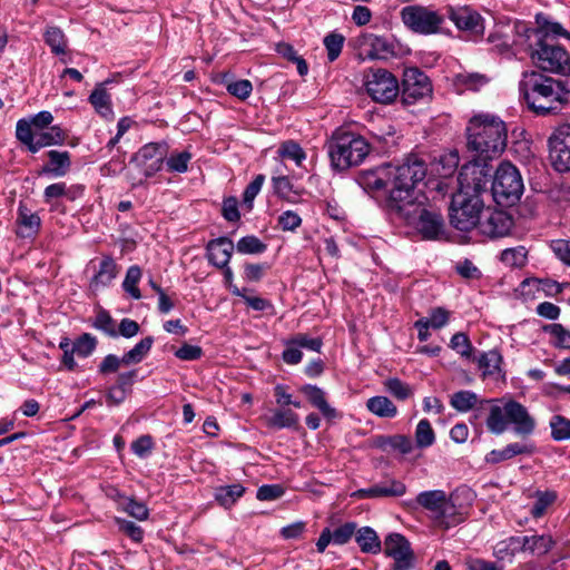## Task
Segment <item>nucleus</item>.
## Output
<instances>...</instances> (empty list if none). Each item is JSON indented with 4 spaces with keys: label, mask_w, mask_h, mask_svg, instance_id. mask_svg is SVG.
I'll return each mask as SVG.
<instances>
[{
    "label": "nucleus",
    "mask_w": 570,
    "mask_h": 570,
    "mask_svg": "<svg viewBox=\"0 0 570 570\" xmlns=\"http://www.w3.org/2000/svg\"><path fill=\"white\" fill-rule=\"evenodd\" d=\"M512 46L528 53L542 72L570 81V53L560 45L542 38L524 22H515Z\"/></svg>",
    "instance_id": "obj_1"
},
{
    "label": "nucleus",
    "mask_w": 570,
    "mask_h": 570,
    "mask_svg": "<svg viewBox=\"0 0 570 570\" xmlns=\"http://www.w3.org/2000/svg\"><path fill=\"white\" fill-rule=\"evenodd\" d=\"M519 91L529 109L539 116L557 112L570 101V81L538 70L522 73Z\"/></svg>",
    "instance_id": "obj_2"
},
{
    "label": "nucleus",
    "mask_w": 570,
    "mask_h": 570,
    "mask_svg": "<svg viewBox=\"0 0 570 570\" xmlns=\"http://www.w3.org/2000/svg\"><path fill=\"white\" fill-rule=\"evenodd\" d=\"M466 139L468 149L481 161L497 158L507 147L505 122L493 115H476L468 124Z\"/></svg>",
    "instance_id": "obj_3"
},
{
    "label": "nucleus",
    "mask_w": 570,
    "mask_h": 570,
    "mask_svg": "<svg viewBox=\"0 0 570 570\" xmlns=\"http://www.w3.org/2000/svg\"><path fill=\"white\" fill-rule=\"evenodd\" d=\"M469 168H463L458 177L459 191L453 195L449 209L451 225L461 232L478 228L484 203L480 196L482 188L481 178H468Z\"/></svg>",
    "instance_id": "obj_4"
},
{
    "label": "nucleus",
    "mask_w": 570,
    "mask_h": 570,
    "mask_svg": "<svg viewBox=\"0 0 570 570\" xmlns=\"http://www.w3.org/2000/svg\"><path fill=\"white\" fill-rule=\"evenodd\" d=\"M390 178V196L386 206L392 213L406 203L415 200L414 189L428 173V165L417 155H409L399 164H387Z\"/></svg>",
    "instance_id": "obj_5"
},
{
    "label": "nucleus",
    "mask_w": 570,
    "mask_h": 570,
    "mask_svg": "<svg viewBox=\"0 0 570 570\" xmlns=\"http://www.w3.org/2000/svg\"><path fill=\"white\" fill-rule=\"evenodd\" d=\"M485 402L491 403L485 423L492 434L500 435L510 425L513 428L514 433L523 439L533 434L535 420L530 415L524 405L514 400Z\"/></svg>",
    "instance_id": "obj_6"
},
{
    "label": "nucleus",
    "mask_w": 570,
    "mask_h": 570,
    "mask_svg": "<svg viewBox=\"0 0 570 570\" xmlns=\"http://www.w3.org/2000/svg\"><path fill=\"white\" fill-rule=\"evenodd\" d=\"M325 147L331 166L336 171L361 165L371 150V145L364 137L343 129H336Z\"/></svg>",
    "instance_id": "obj_7"
},
{
    "label": "nucleus",
    "mask_w": 570,
    "mask_h": 570,
    "mask_svg": "<svg viewBox=\"0 0 570 570\" xmlns=\"http://www.w3.org/2000/svg\"><path fill=\"white\" fill-rule=\"evenodd\" d=\"M392 213L404 219L409 225L415 226L425 239H436L444 233L442 215L436 210L428 209L416 200L406 203Z\"/></svg>",
    "instance_id": "obj_8"
},
{
    "label": "nucleus",
    "mask_w": 570,
    "mask_h": 570,
    "mask_svg": "<svg viewBox=\"0 0 570 570\" xmlns=\"http://www.w3.org/2000/svg\"><path fill=\"white\" fill-rule=\"evenodd\" d=\"M523 189V180L518 168L509 161L501 163L492 181L494 200L501 206H512L520 199Z\"/></svg>",
    "instance_id": "obj_9"
},
{
    "label": "nucleus",
    "mask_w": 570,
    "mask_h": 570,
    "mask_svg": "<svg viewBox=\"0 0 570 570\" xmlns=\"http://www.w3.org/2000/svg\"><path fill=\"white\" fill-rule=\"evenodd\" d=\"M364 86L367 95L376 102L390 104L400 92L396 77L383 68H370L364 72Z\"/></svg>",
    "instance_id": "obj_10"
},
{
    "label": "nucleus",
    "mask_w": 570,
    "mask_h": 570,
    "mask_svg": "<svg viewBox=\"0 0 570 570\" xmlns=\"http://www.w3.org/2000/svg\"><path fill=\"white\" fill-rule=\"evenodd\" d=\"M16 137L30 153L36 154L41 148L62 145L67 135L63 129L57 125L40 131L30 130L24 119H19L16 125Z\"/></svg>",
    "instance_id": "obj_11"
},
{
    "label": "nucleus",
    "mask_w": 570,
    "mask_h": 570,
    "mask_svg": "<svg viewBox=\"0 0 570 570\" xmlns=\"http://www.w3.org/2000/svg\"><path fill=\"white\" fill-rule=\"evenodd\" d=\"M401 17L403 23L407 28L422 35L439 32L442 23L444 22V13L420 6H409L403 8Z\"/></svg>",
    "instance_id": "obj_12"
},
{
    "label": "nucleus",
    "mask_w": 570,
    "mask_h": 570,
    "mask_svg": "<svg viewBox=\"0 0 570 570\" xmlns=\"http://www.w3.org/2000/svg\"><path fill=\"white\" fill-rule=\"evenodd\" d=\"M549 158L559 173L570 171V124L559 125L548 139Z\"/></svg>",
    "instance_id": "obj_13"
},
{
    "label": "nucleus",
    "mask_w": 570,
    "mask_h": 570,
    "mask_svg": "<svg viewBox=\"0 0 570 570\" xmlns=\"http://www.w3.org/2000/svg\"><path fill=\"white\" fill-rule=\"evenodd\" d=\"M432 83L430 78L419 68H406L402 80V101L405 105H414L419 100L431 97Z\"/></svg>",
    "instance_id": "obj_14"
},
{
    "label": "nucleus",
    "mask_w": 570,
    "mask_h": 570,
    "mask_svg": "<svg viewBox=\"0 0 570 570\" xmlns=\"http://www.w3.org/2000/svg\"><path fill=\"white\" fill-rule=\"evenodd\" d=\"M416 503L432 512L442 522L456 514L455 495L448 497L443 490L420 492L416 497Z\"/></svg>",
    "instance_id": "obj_15"
},
{
    "label": "nucleus",
    "mask_w": 570,
    "mask_h": 570,
    "mask_svg": "<svg viewBox=\"0 0 570 570\" xmlns=\"http://www.w3.org/2000/svg\"><path fill=\"white\" fill-rule=\"evenodd\" d=\"M167 153L168 147L165 142H149L134 155L132 161L137 164L141 174L149 178L163 168Z\"/></svg>",
    "instance_id": "obj_16"
},
{
    "label": "nucleus",
    "mask_w": 570,
    "mask_h": 570,
    "mask_svg": "<svg viewBox=\"0 0 570 570\" xmlns=\"http://www.w3.org/2000/svg\"><path fill=\"white\" fill-rule=\"evenodd\" d=\"M513 224L512 216L507 212L487 208L483 209L476 229L481 235L494 239L509 235Z\"/></svg>",
    "instance_id": "obj_17"
},
{
    "label": "nucleus",
    "mask_w": 570,
    "mask_h": 570,
    "mask_svg": "<svg viewBox=\"0 0 570 570\" xmlns=\"http://www.w3.org/2000/svg\"><path fill=\"white\" fill-rule=\"evenodd\" d=\"M361 55L367 59L387 60L396 56V46L393 40L365 32L357 38Z\"/></svg>",
    "instance_id": "obj_18"
},
{
    "label": "nucleus",
    "mask_w": 570,
    "mask_h": 570,
    "mask_svg": "<svg viewBox=\"0 0 570 570\" xmlns=\"http://www.w3.org/2000/svg\"><path fill=\"white\" fill-rule=\"evenodd\" d=\"M384 553L394 560L393 570H410L414 553L409 540L400 533H391L384 540Z\"/></svg>",
    "instance_id": "obj_19"
},
{
    "label": "nucleus",
    "mask_w": 570,
    "mask_h": 570,
    "mask_svg": "<svg viewBox=\"0 0 570 570\" xmlns=\"http://www.w3.org/2000/svg\"><path fill=\"white\" fill-rule=\"evenodd\" d=\"M444 17H448L459 30L470 32L473 36L483 33V19L479 12L468 6L444 8Z\"/></svg>",
    "instance_id": "obj_20"
},
{
    "label": "nucleus",
    "mask_w": 570,
    "mask_h": 570,
    "mask_svg": "<svg viewBox=\"0 0 570 570\" xmlns=\"http://www.w3.org/2000/svg\"><path fill=\"white\" fill-rule=\"evenodd\" d=\"M535 452V444L532 441L524 440L522 442L509 443L500 450H492L485 455L484 460L489 464H498L514 456H531Z\"/></svg>",
    "instance_id": "obj_21"
},
{
    "label": "nucleus",
    "mask_w": 570,
    "mask_h": 570,
    "mask_svg": "<svg viewBox=\"0 0 570 570\" xmlns=\"http://www.w3.org/2000/svg\"><path fill=\"white\" fill-rule=\"evenodd\" d=\"M390 178L387 164L364 170L357 176V184L366 191H385L390 196Z\"/></svg>",
    "instance_id": "obj_22"
},
{
    "label": "nucleus",
    "mask_w": 570,
    "mask_h": 570,
    "mask_svg": "<svg viewBox=\"0 0 570 570\" xmlns=\"http://www.w3.org/2000/svg\"><path fill=\"white\" fill-rule=\"evenodd\" d=\"M406 492V485L399 480H386L366 489H360L353 493L358 499H374L387 497H402Z\"/></svg>",
    "instance_id": "obj_23"
},
{
    "label": "nucleus",
    "mask_w": 570,
    "mask_h": 570,
    "mask_svg": "<svg viewBox=\"0 0 570 570\" xmlns=\"http://www.w3.org/2000/svg\"><path fill=\"white\" fill-rule=\"evenodd\" d=\"M235 245L228 237H218L212 239L206 245L208 262L217 268H223L229 264Z\"/></svg>",
    "instance_id": "obj_24"
},
{
    "label": "nucleus",
    "mask_w": 570,
    "mask_h": 570,
    "mask_svg": "<svg viewBox=\"0 0 570 570\" xmlns=\"http://www.w3.org/2000/svg\"><path fill=\"white\" fill-rule=\"evenodd\" d=\"M450 312L443 307H434L430 311L429 316L422 317L414 323L417 331V336L421 342H424L430 336V328L440 330L444 327L450 320Z\"/></svg>",
    "instance_id": "obj_25"
},
{
    "label": "nucleus",
    "mask_w": 570,
    "mask_h": 570,
    "mask_svg": "<svg viewBox=\"0 0 570 570\" xmlns=\"http://www.w3.org/2000/svg\"><path fill=\"white\" fill-rule=\"evenodd\" d=\"M299 392L306 396L311 405L316 407L324 417L335 419L337 416V411L327 403L326 394L321 387L305 384L299 387Z\"/></svg>",
    "instance_id": "obj_26"
},
{
    "label": "nucleus",
    "mask_w": 570,
    "mask_h": 570,
    "mask_svg": "<svg viewBox=\"0 0 570 570\" xmlns=\"http://www.w3.org/2000/svg\"><path fill=\"white\" fill-rule=\"evenodd\" d=\"M17 235L22 238H31L38 235L41 227V219L38 214L32 213L26 205L20 204L18 208Z\"/></svg>",
    "instance_id": "obj_27"
},
{
    "label": "nucleus",
    "mask_w": 570,
    "mask_h": 570,
    "mask_svg": "<svg viewBox=\"0 0 570 570\" xmlns=\"http://www.w3.org/2000/svg\"><path fill=\"white\" fill-rule=\"evenodd\" d=\"M48 163L42 167L41 174L52 177H63L70 170L71 159L69 151L49 150Z\"/></svg>",
    "instance_id": "obj_28"
},
{
    "label": "nucleus",
    "mask_w": 570,
    "mask_h": 570,
    "mask_svg": "<svg viewBox=\"0 0 570 570\" xmlns=\"http://www.w3.org/2000/svg\"><path fill=\"white\" fill-rule=\"evenodd\" d=\"M323 342L320 337H311L306 334H296L288 342L287 348L282 356H302V350L321 353Z\"/></svg>",
    "instance_id": "obj_29"
},
{
    "label": "nucleus",
    "mask_w": 570,
    "mask_h": 570,
    "mask_svg": "<svg viewBox=\"0 0 570 570\" xmlns=\"http://www.w3.org/2000/svg\"><path fill=\"white\" fill-rule=\"evenodd\" d=\"M118 274V266L115 259L110 256H105L100 264L98 272L94 275L90 281V288L98 291L102 287L108 286Z\"/></svg>",
    "instance_id": "obj_30"
},
{
    "label": "nucleus",
    "mask_w": 570,
    "mask_h": 570,
    "mask_svg": "<svg viewBox=\"0 0 570 570\" xmlns=\"http://www.w3.org/2000/svg\"><path fill=\"white\" fill-rule=\"evenodd\" d=\"M370 137L381 147H390L395 144L396 130L393 124L386 119H380L367 129Z\"/></svg>",
    "instance_id": "obj_31"
},
{
    "label": "nucleus",
    "mask_w": 570,
    "mask_h": 570,
    "mask_svg": "<svg viewBox=\"0 0 570 570\" xmlns=\"http://www.w3.org/2000/svg\"><path fill=\"white\" fill-rule=\"evenodd\" d=\"M96 345V337L89 333L81 334L73 342L66 340L60 343V347L65 351V356H68L69 352L78 356H88L95 351Z\"/></svg>",
    "instance_id": "obj_32"
},
{
    "label": "nucleus",
    "mask_w": 570,
    "mask_h": 570,
    "mask_svg": "<svg viewBox=\"0 0 570 570\" xmlns=\"http://www.w3.org/2000/svg\"><path fill=\"white\" fill-rule=\"evenodd\" d=\"M105 83H99L89 96V101L95 110L106 119L114 118V110L111 106L110 95L105 88Z\"/></svg>",
    "instance_id": "obj_33"
},
{
    "label": "nucleus",
    "mask_w": 570,
    "mask_h": 570,
    "mask_svg": "<svg viewBox=\"0 0 570 570\" xmlns=\"http://www.w3.org/2000/svg\"><path fill=\"white\" fill-rule=\"evenodd\" d=\"M355 541L363 553L377 554L382 551L381 540L371 527H363L356 530Z\"/></svg>",
    "instance_id": "obj_34"
},
{
    "label": "nucleus",
    "mask_w": 570,
    "mask_h": 570,
    "mask_svg": "<svg viewBox=\"0 0 570 570\" xmlns=\"http://www.w3.org/2000/svg\"><path fill=\"white\" fill-rule=\"evenodd\" d=\"M245 493V488L240 483L222 485L215 490V500L224 508L233 507L236 501Z\"/></svg>",
    "instance_id": "obj_35"
},
{
    "label": "nucleus",
    "mask_w": 570,
    "mask_h": 570,
    "mask_svg": "<svg viewBox=\"0 0 570 570\" xmlns=\"http://www.w3.org/2000/svg\"><path fill=\"white\" fill-rule=\"evenodd\" d=\"M366 409L379 417H394L397 414V409L393 402L386 396H373L366 402Z\"/></svg>",
    "instance_id": "obj_36"
},
{
    "label": "nucleus",
    "mask_w": 570,
    "mask_h": 570,
    "mask_svg": "<svg viewBox=\"0 0 570 570\" xmlns=\"http://www.w3.org/2000/svg\"><path fill=\"white\" fill-rule=\"evenodd\" d=\"M266 425L273 429H291L298 425V415L292 410H276L266 417Z\"/></svg>",
    "instance_id": "obj_37"
},
{
    "label": "nucleus",
    "mask_w": 570,
    "mask_h": 570,
    "mask_svg": "<svg viewBox=\"0 0 570 570\" xmlns=\"http://www.w3.org/2000/svg\"><path fill=\"white\" fill-rule=\"evenodd\" d=\"M553 544L554 541L550 535H525L522 538V550L535 554H546Z\"/></svg>",
    "instance_id": "obj_38"
},
{
    "label": "nucleus",
    "mask_w": 570,
    "mask_h": 570,
    "mask_svg": "<svg viewBox=\"0 0 570 570\" xmlns=\"http://www.w3.org/2000/svg\"><path fill=\"white\" fill-rule=\"evenodd\" d=\"M450 347L452 348L453 352H455L460 356H493L494 355L493 351H491L489 353L482 352L481 354L476 355L468 335L463 332L455 333L452 336V338L450 341Z\"/></svg>",
    "instance_id": "obj_39"
},
{
    "label": "nucleus",
    "mask_w": 570,
    "mask_h": 570,
    "mask_svg": "<svg viewBox=\"0 0 570 570\" xmlns=\"http://www.w3.org/2000/svg\"><path fill=\"white\" fill-rule=\"evenodd\" d=\"M544 333L550 335L553 346L561 350H570V330L560 323H552L543 326Z\"/></svg>",
    "instance_id": "obj_40"
},
{
    "label": "nucleus",
    "mask_w": 570,
    "mask_h": 570,
    "mask_svg": "<svg viewBox=\"0 0 570 570\" xmlns=\"http://www.w3.org/2000/svg\"><path fill=\"white\" fill-rule=\"evenodd\" d=\"M476 368L481 372L483 379L494 381L503 380L504 374L501 368L502 358H472Z\"/></svg>",
    "instance_id": "obj_41"
},
{
    "label": "nucleus",
    "mask_w": 570,
    "mask_h": 570,
    "mask_svg": "<svg viewBox=\"0 0 570 570\" xmlns=\"http://www.w3.org/2000/svg\"><path fill=\"white\" fill-rule=\"evenodd\" d=\"M478 401V395L468 390L455 392L450 397L451 406L462 413L472 410L476 405Z\"/></svg>",
    "instance_id": "obj_42"
},
{
    "label": "nucleus",
    "mask_w": 570,
    "mask_h": 570,
    "mask_svg": "<svg viewBox=\"0 0 570 570\" xmlns=\"http://www.w3.org/2000/svg\"><path fill=\"white\" fill-rule=\"evenodd\" d=\"M142 276L141 268L138 265H132L127 269L125 279L122 282L124 291L134 299H140L141 293L138 288V283Z\"/></svg>",
    "instance_id": "obj_43"
},
{
    "label": "nucleus",
    "mask_w": 570,
    "mask_h": 570,
    "mask_svg": "<svg viewBox=\"0 0 570 570\" xmlns=\"http://www.w3.org/2000/svg\"><path fill=\"white\" fill-rule=\"evenodd\" d=\"M46 43L55 55L66 52L67 39L63 31L58 27H48L43 35Z\"/></svg>",
    "instance_id": "obj_44"
},
{
    "label": "nucleus",
    "mask_w": 570,
    "mask_h": 570,
    "mask_svg": "<svg viewBox=\"0 0 570 570\" xmlns=\"http://www.w3.org/2000/svg\"><path fill=\"white\" fill-rule=\"evenodd\" d=\"M236 250L244 255H257L267 249V245L255 235L242 237L236 244Z\"/></svg>",
    "instance_id": "obj_45"
},
{
    "label": "nucleus",
    "mask_w": 570,
    "mask_h": 570,
    "mask_svg": "<svg viewBox=\"0 0 570 570\" xmlns=\"http://www.w3.org/2000/svg\"><path fill=\"white\" fill-rule=\"evenodd\" d=\"M455 82L465 89L478 91L489 82V78L479 72H460L455 76Z\"/></svg>",
    "instance_id": "obj_46"
},
{
    "label": "nucleus",
    "mask_w": 570,
    "mask_h": 570,
    "mask_svg": "<svg viewBox=\"0 0 570 570\" xmlns=\"http://www.w3.org/2000/svg\"><path fill=\"white\" fill-rule=\"evenodd\" d=\"M528 250L524 246L507 248L501 252V262L509 267H523L527 263Z\"/></svg>",
    "instance_id": "obj_47"
},
{
    "label": "nucleus",
    "mask_w": 570,
    "mask_h": 570,
    "mask_svg": "<svg viewBox=\"0 0 570 570\" xmlns=\"http://www.w3.org/2000/svg\"><path fill=\"white\" fill-rule=\"evenodd\" d=\"M549 425L554 441L570 440V419L557 414L551 417Z\"/></svg>",
    "instance_id": "obj_48"
},
{
    "label": "nucleus",
    "mask_w": 570,
    "mask_h": 570,
    "mask_svg": "<svg viewBox=\"0 0 570 570\" xmlns=\"http://www.w3.org/2000/svg\"><path fill=\"white\" fill-rule=\"evenodd\" d=\"M435 441V433L432 429L431 423L423 419L421 420L415 429V442L421 449L431 446Z\"/></svg>",
    "instance_id": "obj_49"
},
{
    "label": "nucleus",
    "mask_w": 570,
    "mask_h": 570,
    "mask_svg": "<svg viewBox=\"0 0 570 570\" xmlns=\"http://www.w3.org/2000/svg\"><path fill=\"white\" fill-rule=\"evenodd\" d=\"M379 445L382 449L391 448L397 450L402 454H409L413 450L412 440L409 436L400 434L383 438Z\"/></svg>",
    "instance_id": "obj_50"
},
{
    "label": "nucleus",
    "mask_w": 570,
    "mask_h": 570,
    "mask_svg": "<svg viewBox=\"0 0 570 570\" xmlns=\"http://www.w3.org/2000/svg\"><path fill=\"white\" fill-rule=\"evenodd\" d=\"M538 23L540 27L535 29V31L544 39H549V37H564L570 39L569 32L559 22L549 21L547 19L540 20V18H538ZM532 29L534 30V28Z\"/></svg>",
    "instance_id": "obj_51"
},
{
    "label": "nucleus",
    "mask_w": 570,
    "mask_h": 570,
    "mask_svg": "<svg viewBox=\"0 0 570 570\" xmlns=\"http://www.w3.org/2000/svg\"><path fill=\"white\" fill-rule=\"evenodd\" d=\"M67 197L69 200L75 199V194L67 187L66 183H55L47 186L43 190V202L51 204L55 199Z\"/></svg>",
    "instance_id": "obj_52"
},
{
    "label": "nucleus",
    "mask_w": 570,
    "mask_h": 570,
    "mask_svg": "<svg viewBox=\"0 0 570 570\" xmlns=\"http://www.w3.org/2000/svg\"><path fill=\"white\" fill-rule=\"evenodd\" d=\"M344 41V36L337 32H331L324 38L323 42L327 51V59L331 62L335 61L340 57Z\"/></svg>",
    "instance_id": "obj_53"
},
{
    "label": "nucleus",
    "mask_w": 570,
    "mask_h": 570,
    "mask_svg": "<svg viewBox=\"0 0 570 570\" xmlns=\"http://www.w3.org/2000/svg\"><path fill=\"white\" fill-rule=\"evenodd\" d=\"M191 159L189 151H180L171 154L168 158L166 157V166L170 173H185L188 169V164Z\"/></svg>",
    "instance_id": "obj_54"
},
{
    "label": "nucleus",
    "mask_w": 570,
    "mask_h": 570,
    "mask_svg": "<svg viewBox=\"0 0 570 570\" xmlns=\"http://www.w3.org/2000/svg\"><path fill=\"white\" fill-rule=\"evenodd\" d=\"M278 153L283 158L294 160L297 166H301L303 160L306 158V154L303 148L293 140L283 142Z\"/></svg>",
    "instance_id": "obj_55"
},
{
    "label": "nucleus",
    "mask_w": 570,
    "mask_h": 570,
    "mask_svg": "<svg viewBox=\"0 0 570 570\" xmlns=\"http://www.w3.org/2000/svg\"><path fill=\"white\" fill-rule=\"evenodd\" d=\"M94 326L110 336H117V325L110 314L105 309H99L97 312Z\"/></svg>",
    "instance_id": "obj_56"
},
{
    "label": "nucleus",
    "mask_w": 570,
    "mask_h": 570,
    "mask_svg": "<svg viewBox=\"0 0 570 570\" xmlns=\"http://www.w3.org/2000/svg\"><path fill=\"white\" fill-rule=\"evenodd\" d=\"M384 386L397 400H406L412 394L411 387L396 377L386 380Z\"/></svg>",
    "instance_id": "obj_57"
},
{
    "label": "nucleus",
    "mask_w": 570,
    "mask_h": 570,
    "mask_svg": "<svg viewBox=\"0 0 570 570\" xmlns=\"http://www.w3.org/2000/svg\"><path fill=\"white\" fill-rule=\"evenodd\" d=\"M24 122L29 125L30 130L40 131L49 127L53 121V116L50 111L42 110L29 118H23Z\"/></svg>",
    "instance_id": "obj_58"
},
{
    "label": "nucleus",
    "mask_w": 570,
    "mask_h": 570,
    "mask_svg": "<svg viewBox=\"0 0 570 570\" xmlns=\"http://www.w3.org/2000/svg\"><path fill=\"white\" fill-rule=\"evenodd\" d=\"M556 499L557 495L554 492H538L535 502L531 509V514L534 518L542 517L546 513L548 507L551 505Z\"/></svg>",
    "instance_id": "obj_59"
},
{
    "label": "nucleus",
    "mask_w": 570,
    "mask_h": 570,
    "mask_svg": "<svg viewBox=\"0 0 570 570\" xmlns=\"http://www.w3.org/2000/svg\"><path fill=\"white\" fill-rule=\"evenodd\" d=\"M355 532L356 523L346 522L336 528L334 531H332L333 543L336 546L346 544L352 539L353 535L355 537Z\"/></svg>",
    "instance_id": "obj_60"
},
{
    "label": "nucleus",
    "mask_w": 570,
    "mask_h": 570,
    "mask_svg": "<svg viewBox=\"0 0 570 570\" xmlns=\"http://www.w3.org/2000/svg\"><path fill=\"white\" fill-rule=\"evenodd\" d=\"M226 90L232 96L240 100H245L250 96L253 91V85L247 79L236 80L227 83Z\"/></svg>",
    "instance_id": "obj_61"
},
{
    "label": "nucleus",
    "mask_w": 570,
    "mask_h": 570,
    "mask_svg": "<svg viewBox=\"0 0 570 570\" xmlns=\"http://www.w3.org/2000/svg\"><path fill=\"white\" fill-rule=\"evenodd\" d=\"M264 181H265V176L259 174L245 188L244 194H243V203L249 209H252L253 202H254L255 197L258 195V193L261 191Z\"/></svg>",
    "instance_id": "obj_62"
},
{
    "label": "nucleus",
    "mask_w": 570,
    "mask_h": 570,
    "mask_svg": "<svg viewBox=\"0 0 570 570\" xmlns=\"http://www.w3.org/2000/svg\"><path fill=\"white\" fill-rule=\"evenodd\" d=\"M277 223L284 232H294L302 225V218L294 210H285L278 216Z\"/></svg>",
    "instance_id": "obj_63"
},
{
    "label": "nucleus",
    "mask_w": 570,
    "mask_h": 570,
    "mask_svg": "<svg viewBox=\"0 0 570 570\" xmlns=\"http://www.w3.org/2000/svg\"><path fill=\"white\" fill-rule=\"evenodd\" d=\"M551 249L563 264L570 266V240L556 239L551 242Z\"/></svg>",
    "instance_id": "obj_64"
}]
</instances>
